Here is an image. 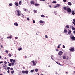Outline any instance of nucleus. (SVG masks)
Here are the masks:
<instances>
[{
    "instance_id": "c03bdc74",
    "label": "nucleus",
    "mask_w": 75,
    "mask_h": 75,
    "mask_svg": "<svg viewBox=\"0 0 75 75\" xmlns=\"http://www.w3.org/2000/svg\"><path fill=\"white\" fill-rule=\"evenodd\" d=\"M52 3H56V1H53L52 2Z\"/></svg>"
},
{
    "instance_id": "603ef678",
    "label": "nucleus",
    "mask_w": 75,
    "mask_h": 75,
    "mask_svg": "<svg viewBox=\"0 0 75 75\" xmlns=\"http://www.w3.org/2000/svg\"><path fill=\"white\" fill-rule=\"evenodd\" d=\"M72 23L73 24H74V25H75V22H73Z\"/></svg>"
},
{
    "instance_id": "473e14b6",
    "label": "nucleus",
    "mask_w": 75,
    "mask_h": 75,
    "mask_svg": "<svg viewBox=\"0 0 75 75\" xmlns=\"http://www.w3.org/2000/svg\"><path fill=\"white\" fill-rule=\"evenodd\" d=\"M8 66L10 67H11V63H9L8 64Z\"/></svg>"
},
{
    "instance_id": "20e7f679",
    "label": "nucleus",
    "mask_w": 75,
    "mask_h": 75,
    "mask_svg": "<svg viewBox=\"0 0 75 75\" xmlns=\"http://www.w3.org/2000/svg\"><path fill=\"white\" fill-rule=\"evenodd\" d=\"M32 63L33 64V65H36V63H35L34 60L32 61Z\"/></svg>"
},
{
    "instance_id": "6ab92c4d",
    "label": "nucleus",
    "mask_w": 75,
    "mask_h": 75,
    "mask_svg": "<svg viewBox=\"0 0 75 75\" xmlns=\"http://www.w3.org/2000/svg\"><path fill=\"white\" fill-rule=\"evenodd\" d=\"M72 29L73 30H75V28L74 27H72Z\"/></svg>"
},
{
    "instance_id": "8fccbe9b",
    "label": "nucleus",
    "mask_w": 75,
    "mask_h": 75,
    "mask_svg": "<svg viewBox=\"0 0 75 75\" xmlns=\"http://www.w3.org/2000/svg\"><path fill=\"white\" fill-rule=\"evenodd\" d=\"M58 48H60V46H59V45L58 46Z\"/></svg>"
},
{
    "instance_id": "bf43d9fd",
    "label": "nucleus",
    "mask_w": 75,
    "mask_h": 75,
    "mask_svg": "<svg viewBox=\"0 0 75 75\" xmlns=\"http://www.w3.org/2000/svg\"><path fill=\"white\" fill-rule=\"evenodd\" d=\"M49 7H51V5H50L49 6Z\"/></svg>"
},
{
    "instance_id": "2f4dec72",
    "label": "nucleus",
    "mask_w": 75,
    "mask_h": 75,
    "mask_svg": "<svg viewBox=\"0 0 75 75\" xmlns=\"http://www.w3.org/2000/svg\"><path fill=\"white\" fill-rule=\"evenodd\" d=\"M12 61L13 62V63L16 62V60H13Z\"/></svg>"
},
{
    "instance_id": "ea45409f",
    "label": "nucleus",
    "mask_w": 75,
    "mask_h": 75,
    "mask_svg": "<svg viewBox=\"0 0 75 75\" xmlns=\"http://www.w3.org/2000/svg\"><path fill=\"white\" fill-rule=\"evenodd\" d=\"M22 72L23 74H24V73H25V71H23Z\"/></svg>"
},
{
    "instance_id": "052dcab7",
    "label": "nucleus",
    "mask_w": 75,
    "mask_h": 75,
    "mask_svg": "<svg viewBox=\"0 0 75 75\" xmlns=\"http://www.w3.org/2000/svg\"><path fill=\"white\" fill-rule=\"evenodd\" d=\"M27 20H29V18H27Z\"/></svg>"
},
{
    "instance_id": "a18cd8bd",
    "label": "nucleus",
    "mask_w": 75,
    "mask_h": 75,
    "mask_svg": "<svg viewBox=\"0 0 75 75\" xmlns=\"http://www.w3.org/2000/svg\"><path fill=\"white\" fill-rule=\"evenodd\" d=\"M45 37L46 38H48V36H47V35H46L45 36Z\"/></svg>"
},
{
    "instance_id": "c756f323",
    "label": "nucleus",
    "mask_w": 75,
    "mask_h": 75,
    "mask_svg": "<svg viewBox=\"0 0 75 75\" xmlns=\"http://www.w3.org/2000/svg\"><path fill=\"white\" fill-rule=\"evenodd\" d=\"M34 70H32L30 72H34Z\"/></svg>"
},
{
    "instance_id": "864d4df0",
    "label": "nucleus",
    "mask_w": 75,
    "mask_h": 75,
    "mask_svg": "<svg viewBox=\"0 0 75 75\" xmlns=\"http://www.w3.org/2000/svg\"><path fill=\"white\" fill-rule=\"evenodd\" d=\"M15 39H17L18 38V37H15Z\"/></svg>"
},
{
    "instance_id": "0e129e2a",
    "label": "nucleus",
    "mask_w": 75,
    "mask_h": 75,
    "mask_svg": "<svg viewBox=\"0 0 75 75\" xmlns=\"http://www.w3.org/2000/svg\"><path fill=\"white\" fill-rule=\"evenodd\" d=\"M1 56H0V59H1Z\"/></svg>"
},
{
    "instance_id": "a878e982",
    "label": "nucleus",
    "mask_w": 75,
    "mask_h": 75,
    "mask_svg": "<svg viewBox=\"0 0 75 75\" xmlns=\"http://www.w3.org/2000/svg\"><path fill=\"white\" fill-rule=\"evenodd\" d=\"M14 72V70H13L11 71V74H13Z\"/></svg>"
},
{
    "instance_id": "72a5a7b5",
    "label": "nucleus",
    "mask_w": 75,
    "mask_h": 75,
    "mask_svg": "<svg viewBox=\"0 0 75 75\" xmlns=\"http://www.w3.org/2000/svg\"><path fill=\"white\" fill-rule=\"evenodd\" d=\"M13 59H10V62H12V61H13Z\"/></svg>"
},
{
    "instance_id": "f257e3e1",
    "label": "nucleus",
    "mask_w": 75,
    "mask_h": 75,
    "mask_svg": "<svg viewBox=\"0 0 75 75\" xmlns=\"http://www.w3.org/2000/svg\"><path fill=\"white\" fill-rule=\"evenodd\" d=\"M67 11L68 13H71L72 11V10L70 8H67Z\"/></svg>"
},
{
    "instance_id": "393cba45",
    "label": "nucleus",
    "mask_w": 75,
    "mask_h": 75,
    "mask_svg": "<svg viewBox=\"0 0 75 75\" xmlns=\"http://www.w3.org/2000/svg\"><path fill=\"white\" fill-rule=\"evenodd\" d=\"M13 5V4H12V3H10L9 4V5L10 6H12Z\"/></svg>"
},
{
    "instance_id": "79ce46f5",
    "label": "nucleus",
    "mask_w": 75,
    "mask_h": 75,
    "mask_svg": "<svg viewBox=\"0 0 75 75\" xmlns=\"http://www.w3.org/2000/svg\"><path fill=\"white\" fill-rule=\"evenodd\" d=\"M63 48H65V45H63Z\"/></svg>"
},
{
    "instance_id": "6e6d98bb",
    "label": "nucleus",
    "mask_w": 75,
    "mask_h": 75,
    "mask_svg": "<svg viewBox=\"0 0 75 75\" xmlns=\"http://www.w3.org/2000/svg\"><path fill=\"white\" fill-rule=\"evenodd\" d=\"M3 62L2 61L1 62H0V64H1V63H3Z\"/></svg>"
},
{
    "instance_id": "4468645a",
    "label": "nucleus",
    "mask_w": 75,
    "mask_h": 75,
    "mask_svg": "<svg viewBox=\"0 0 75 75\" xmlns=\"http://www.w3.org/2000/svg\"><path fill=\"white\" fill-rule=\"evenodd\" d=\"M35 6H39V4L38 3H36L34 4Z\"/></svg>"
},
{
    "instance_id": "13d9d810",
    "label": "nucleus",
    "mask_w": 75,
    "mask_h": 75,
    "mask_svg": "<svg viewBox=\"0 0 75 75\" xmlns=\"http://www.w3.org/2000/svg\"><path fill=\"white\" fill-rule=\"evenodd\" d=\"M7 67V65H5V66H3L4 67Z\"/></svg>"
},
{
    "instance_id": "680f3d73",
    "label": "nucleus",
    "mask_w": 75,
    "mask_h": 75,
    "mask_svg": "<svg viewBox=\"0 0 75 75\" xmlns=\"http://www.w3.org/2000/svg\"><path fill=\"white\" fill-rule=\"evenodd\" d=\"M73 34H75V31H73Z\"/></svg>"
},
{
    "instance_id": "7ed1b4c3",
    "label": "nucleus",
    "mask_w": 75,
    "mask_h": 75,
    "mask_svg": "<svg viewBox=\"0 0 75 75\" xmlns=\"http://www.w3.org/2000/svg\"><path fill=\"white\" fill-rule=\"evenodd\" d=\"M63 54V52L61 51L58 54L59 55H60L61 56L62 55V54Z\"/></svg>"
},
{
    "instance_id": "774afa93",
    "label": "nucleus",
    "mask_w": 75,
    "mask_h": 75,
    "mask_svg": "<svg viewBox=\"0 0 75 75\" xmlns=\"http://www.w3.org/2000/svg\"><path fill=\"white\" fill-rule=\"evenodd\" d=\"M9 37H7V38L8 39V38H9Z\"/></svg>"
},
{
    "instance_id": "cd10ccee",
    "label": "nucleus",
    "mask_w": 75,
    "mask_h": 75,
    "mask_svg": "<svg viewBox=\"0 0 75 75\" xmlns=\"http://www.w3.org/2000/svg\"><path fill=\"white\" fill-rule=\"evenodd\" d=\"M21 1H20L19 2V5H21Z\"/></svg>"
},
{
    "instance_id": "e433bc0d",
    "label": "nucleus",
    "mask_w": 75,
    "mask_h": 75,
    "mask_svg": "<svg viewBox=\"0 0 75 75\" xmlns=\"http://www.w3.org/2000/svg\"><path fill=\"white\" fill-rule=\"evenodd\" d=\"M7 69H8V70H9V69H10V67H8L7 68Z\"/></svg>"
},
{
    "instance_id": "6e6552de",
    "label": "nucleus",
    "mask_w": 75,
    "mask_h": 75,
    "mask_svg": "<svg viewBox=\"0 0 75 75\" xmlns=\"http://www.w3.org/2000/svg\"><path fill=\"white\" fill-rule=\"evenodd\" d=\"M40 23H43L44 22V21L42 20H40L39 21Z\"/></svg>"
},
{
    "instance_id": "b1692460",
    "label": "nucleus",
    "mask_w": 75,
    "mask_h": 75,
    "mask_svg": "<svg viewBox=\"0 0 75 75\" xmlns=\"http://www.w3.org/2000/svg\"><path fill=\"white\" fill-rule=\"evenodd\" d=\"M41 17H45V16H44V15H41Z\"/></svg>"
},
{
    "instance_id": "2eb2a0df",
    "label": "nucleus",
    "mask_w": 75,
    "mask_h": 75,
    "mask_svg": "<svg viewBox=\"0 0 75 75\" xmlns=\"http://www.w3.org/2000/svg\"><path fill=\"white\" fill-rule=\"evenodd\" d=\"M30 3L31 4H34V2H33V1H31L30 2Z\"/></svg>"
},
{
    "instance_id": "1a4fd4ad",
    "label": "nucleus",
    "mask_w": 75,
    "mask_h": 75,
    "mask_svg": "<svg viewBox=\"0 0 75 75\" xmlns=\"http://www.w3.org/2000/svg\"><path fill=\"white\" fill-rule=\"evenodd\" d=\"M56 62V63H57V64L58 65H61V64H60V63H59V62Z\"/></svg>"
},
{
    "instance_id": "338daca9",
    "label": "nucleus",
    "mask_w": 75,
    "mask_h": 75,
    "mask_svg": "<svg viewBox=\"0 0 75 75\" xmlns=\"http://www.w3.org/2000/svg\"><path fill=\"white\" fill-rule=\"evenodd\" d=\"M1 48H3V46L1 45Z\"/></svg>"
},
{
    "instance_id": "4d7b16f0",
    "label": "nucleus",
    "mask_w": 75,
    "mask_h": 75,
    "mask_svg": "<svg viewBox=\"0 0 75 75\" xmlns=\"http://www.w3.org/2000/svg\"><path fill=\"white\" fill-rule=\"evenodd\" d=\"M35 63H37V60L35 61Z\"/></svg>"
},
{
    "instance_id": "5701e85b",
    "label": "nucleus",
    "mask_w": 75,
    "mask_h": 75,
    "mask_svg": "<svg viewBox=\"0 0 75 75\" xmlns=\"http://www.w3.org/2000/svg\"><path fill=\"white\" fill-rule=\"evenodd\" d=\"M63 59H65V58H66V57H65V56H63Z\"/></svg>"
},
{
    "instance_id": "39448f33",
    "label": "nucleus",
    "mask_w": 75,
    "mask_h": 75,
    "mask_svg": "<svg viewBox=\"0 0 75 75\" xmlns=\"http://www.w3.org/2000/svg\"><path fill=\"white\" fill-rule=\"evenodd\" d=\"M17 15L18 16H20V11L19 10L17 11Z\"/></svg>"
},
{
    "instance_id": "3c124183",
    "label": "nucleus",
    "mask_w": 75,
    "mask_h": 75,
    "mask_svg": "<svg viewBox=\"0 0 75 75\" xmlns=\"http://www.w3.org/2000/svg\"><path fill=\"white\" fill-rule=\"evenodd\" d=\"M56 51H58V49H56Z\"/></svg>"
},
{
    "instance_id": "4c0bfd02",
    "label": "nucleus",
    "mask_w": 75,
    "mask_h": 75,
    "mask_svg": "<svg viewBox=\"0 0 75 75\" xmlns=\"http://www.w3.org/2000/svg\"><path fill=\"white\" fill-rule=\"evenodd\" d=\"M66 57L67 58V59H69V58L68 57V56H67Z\"/></svg>"
},
{
    "instance_id": "dca6fc26",
    "label": "nucleus",
    "mask_w": 75,
    "mask_h": 75,
    "mask_svg": "<svg viewBox=\"0 0 75 75\" xmlns=\"http://www.w3.org/2000/svg\"><path fill=\"white\" fill-rule=\"evenodd\" d=\"M67 32H68V31H67V30L66 29H64V32L65 33H67Z\"/></svg>"
},
{
    "instance_id": "49530a36",
    "label": "nucleus",
    "mask_w": 75,
    "mask_h": 75,
    "mask_svg": "<svg viewBox=\"0 0 75 75\" xmlns=\"http://www.w3.org/2000/svg\"><path fill=\"white\" fill-rule=\"evenodd\" d=\"M57 7H58V6H57V5H56V6H54V8H57Z\"/></svg>"
},
{
    "instance_id": "f704fd0d",
    "label": "nucleus",
    "mask_w": 75,
    "mask_h": 75,
    "mask_svg": "<svg viewBox=\"0 0 75 75\" xmlns=\"http://www.w3.org/2000/svg\"><path fill=\"white\" fill-rule=\"evenodd\" d=\"M25 73L26 74H28V71H27V70L26 71H25Z\"/></svg>"
},
{
    "instance_id": "ddd939ff",
    "label": "nucleus",
    "mask_w": 75,
    "mask_h": 75,
    "mask_svg": "<svg viewBox=\"0 0 75 75\" xmlns=\"http://www.w3.org/2000/svg\"><path fill=\"white\" fill-rule=\"evenodd\" d=\"M14 25H16V26H18V24L16 23H14Z\"/></svg>"
},
{
    "instance_id": "9b49d317",
    "label": "nucleus",
    "mask_w": 75,
    "mask_h": 75,
    "mask_svg": "<svg viewBox=\"0 0 75 75\" xmlns=\"http://www.w3.org/2000/svg\"><path fill=\"white\" fill-rule=\"evenodd\" d=\"M15 5L16 6H18V4L17 2L15 3Z\"/></svg>"
},
{
    "instance_id": "c85d7f7f",
    "label": "nucleus",
    "mask_w": 75,
    "mask_h": 75,
    "mask_svg": "<svg viewBox=\"0 0 75 75\" xmlns=\"http://www.w3.org/2000/svg\"><path fill=\"white\" fill-rule=\"evenodd\" d=\"M21 50H22V48H20L19 49H18V51H21Z\"/></svg>"
},
{
    "instance_id": "7c9ffc66",
    "label": "nucleus",
    "mask_w": 75,
    "mask_h": 75,
    "mask_svg": "<svg viewBox=\"0 0 75 75\" xmlns=\"http://www.w3.org/2000/svg\"><path fill=\"white\" fill-rule=\"evenodd\" d=\"M11 65H12V66H13L14 65V63H12Z\"/></svg>"
},
{
    "instance_id": "c9c22d12",
    "label": "nucleus",
    "mask_w": 75,
    "mask_h": 75,
    "mask_svg": "<svg viewBox=\"0 0 75 75\" xmlns=\"http://www.w3.org/2000/svg\"><path fill=\"white\" fill-rule=\"evenodd\" d=\"M12 38V36L11 35H10L9 37V38H10V39H11V38Z\"/></svg>"
},
{
    "instance_id": "09e8293b",
    "label": "nucleus",
    "mask_w": 75,
    "mask_h": 75,
    "mask_svg": "<svg viewBox=\"0 0 75 75\" xmlns=\"http://www.w3.org/2000/svg\"><path fill=\"white\" fill-rule=\"evenodd\" d=\"M7 72L8 73V74H9V73H10V71L9 70H8L7 71Z\"/></svg>"
},
{
    "instance_id": "a19ab883",
    "label": "nucleus",
    "mask_w": 75,
    "mask_h": 75,
    "mask_svg": "<svg viewBox=\"0 0 75 75\" xmlns=\"http://www.w3.org/2000/svg\"><path fill=\"white\" fill-rule=\"evenodd\" d=\"M5 52H6V53H8V50L5 51Z\"/></svg>"
},
{
    "instance_id": "f8f14e48",
    "label": "nucleus",
    "mask_w": 75,
    "mask_h": 75,
    "mask_svg": "<svg viewBox=\"0 0 75 75\" xmlns=\"http://www.w3.org/2000/svg\"><path fill=\"white\" fill-rule=\"evenodd\" d=\"M63 8L64 10H67V7H63Z\"/></svg>"
},
{
    "instance_id": "4be33fe9",
    "label": "nucleus",
    "mask_w": 75,
    "mask_h": 75,
    "mask_svg": "<svg viewBox=\"0 0 75 75\" xmlns=\"http://www.w3.org/2000/svg\"><path fill=\"white\" fill-rule=\"evenodd\" d=\"M66 28H68L69 27V25H66Z\"/></svg>"
},
{
    "instance_id": "bb28decb",
    "label": "nucleus",
    "mask_w": 75,
    "mask_h": 75,
    "mask_svg": "<svg viewBox=\"0 0 75 75\" xmlns=\"http://www.w3.org/2000/svg\"><path fill=\"white\" fill-rule=\"evenodd\" d=\"M4 64H7V62H6V61H5L4 62Z\"/></svg>"
},
{
    "instance_id": "f03ea898",
    "label": "nucleus",
    "mask_w": 75,
    "mask_h": 75,
    "mask_svg": "<svg viewBox=\"0 0 75 75\" xmlns=\"http://www.w3.org/2000/svg\"><path fill=\"white\" fill-rule=\"evenodd\" d=\"M70 51L71 52V51H75V49L74 48H72V47H71V48H70Z\"/></svg>"
},
{
    "instance_id": "5fc2aeb1",
    "label": "nucleus",
    "mask_w": 75,
    "mask_h": 75,
    "mask_svg": "<svg viewBox=\"0 0 75 75\" xmlns=\"http://www.w3.org/2000/svg\"><path fill=\"white\" fill-rule=\"evenodd\" d=\"M63 1L64 2H66V0H63Z\"/></svg>"
},
{
    "instance_id": "aec40b11",
    "label": "nucleus",
    "mask_w": 75,
    "mask_h": 75,
    "mask_svg": "<svg viewBox=\"0 0 75 75\" xmlns=\"http://www.w3.org/2000/svg\"><path fill=\"white\" fill-rule=\"evenodd\" d=\"M35 72H38V69H35Z\"/></svg>"
},
{
    "instance_id": "423d86ee",
    "label": "nucleus",
    "mask_w": 75,
    "mask_h": 75,
    "mask_svg": "<svg viewBox=\"0 0 75 75\" xmlns=\"http://www.w3.org/2000/svg\"><path fill=\"white\" fill-rule=\"evenodd\" d=\"M68 33L69 35H70V34H71V30H69L68 31Z\"/></svg>"
},
{
    "instance_id": "e2e57ef3",
    "label": "nucleus",
    "mask_w": 75,
    "mask_h": 75,
    "mask_svg": "<svg viewBox=\"0 0 75 75\" xmlns=\"http://www.w3.org/2000/svg\"><path fill=\"white\" fill-rule=\"evenodd\" d=\"M25 58H27V56H25Z\"/></svg>"
},
{
    "instance_id": "9d476101",
    "label": "nucleus",
    "mask_w": 75,
    "mask_h": 75,
    "mask_svg": "<svg viewBox=\"0 0 75 75\" xmlns=\"http://www.w3.org/2000/svg\"><path fill=\"white\" fill-rule=\"evenodd\" d=\"M72 15H74L75 14V11H72Z\"/></svg>"
},
{
    "instance_id": "f3484780",
    "label": "nucleus",
    "mask_w": 75,
    "mask_h": 75,
    "mask_svg": "<svg viewBox=\"0 0 75 75\" xmlns=\"http://www.w3.org/2000/svg\"><path fill=\"white\" fill-rule=\"evenodd\" d=\"M71 39L72 40H75V37H71Z\"/></svg>"
},
{
    "instance_id": "a211bd4d",
    "label": "nucleus",
    "mask_w": 75,
    "mask_h": 75,
    "mask_svg": "<svg viewBox=\"0 0 75 75\" xmlns=\"http://www.w3.org/2000/svg\"><path fill=\"white\" fill-rule=\"evenodd\" d=\"M57 7H60V6H61V5H60V4H57Z\"/></svg>"
},
{
    "instance_id": "de8ad7c7",
    "label": "nucleus",
    "mask_w": 75,
    "mask_h": 75,
    "mask_svg": "<svg viewBox=\"0 0 75 75\" xmlns=\"http://www.w3.org/2000/svg\"><path fill=\"white\" fill-rule=\"evenodd\" d=\"M33 11L34 13H36V11L35 10H34Z\"/></svg>"
},
{
    "instance_id": "0eeeda50",
    "label": "nucleus",
    "mask_w": 75,
    "mask_h": 75,
    "mask_svg": "<svg viewBox=\"0 0 75 75\" xmlns=\"http://www.w3.org/2000/svg\"><path fill=\"white\" fill-rule=\"evenodd\" d=\"M68 4L69 6H71L72 5V3L70 2H68Z\"/></svg>"
},
{
    "instance_id": "37998d69",
    "label": "nucleus",
    "mask_w": 75,
    "mask_h": 75,
    "mask_svg": "<svg viewBox=\"0 0 75 75\" xmlns=\"http://www.w3.org/2000/svg\"><path fill=\"white\" fill-rule=\"evenodd\" d=\"M13 69L12 68H10V70H11V71H12V70H13Z\"/></svg>"
},
{
    "instance_id": "412c9836",
    "label": "nucleus",
    "mask_w": 75,
    "mask_h": 75,
    "mask_svg": "<svg viewBox=\"0 0 75 75\" xmlns=\"http://www.w3.org/2000/svg\"><path fill=\"white\" fill-rule=\"evenodd\" d=\"M8 55L9 57H10L12 56L11 55V54H8Z\"/></svg>"
},
{
    "instance_id": "69168bd1",
    "label": "nucleus",
    "mask_w": 75,
    "mask_h": 75,
    "mask_svg": "<svg viewBox=\"0 0 75 75\" xmlns=\"http://www.w3.org/2000/svg\"><path fill=\"white\" fill-rule=\"evenodd\" d=\"M24 11H27V9H25V10H24Z\"/></svg>"
},
{
    "instance_id": "58836bf2",
    "label": "nucleus",
    "mask_w": 75,
    "mask_h": 75,
    "mask_svg": "<svg viewBox=\"0 0 75 75\" xmlns=\"http://www.w3.org/2000/svg\"><path fill=\"white\" fill-rule=\"evenodd\" d=\"M33 23H34V24H35V21L33 20Z\"/></svg>"
}]
</instances>
